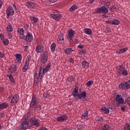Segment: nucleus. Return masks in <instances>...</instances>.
Wrapping results in <instances>:
<instances>
[{"mask_svg": "<svg viewBox=\"0 0 130 130\" xmlns=\"http://www.w3.org/2000/svg\"><path fill=\"white\" fill-rule=\"evenodd\" d=\"M77 9H78V7H77V5H74L70 7V11H71V12H73V11H75V10H77Z\"/></svg>", "mask_w": 130, "mask_h": 130, "instance_id": "obj_38", "label": "nucleus"}, {"mask_svg": "<svg viewBox=\"0 0 130 130\" xmlns=\"http://www.w3.org/2000/svg\"><path fill=\"white\" fill-rule=\"evenodd\" d=\"M50 17L52 18L53 20H55V21H59L61 18H62V15L59 13H53L52 14H50Z\"/></svg>", "mask_w": 130, "mask_h": 130, "instance_id": "obj_11", "label": "nucleus"}, {"mask_svg": "<svg viewBox=\"0 0 130 130\" xmlns=\"http://www.w3.org/2000/svg\"><path fill=\"white\" fill-rule=\"evenodd\" d=\"M82 68L86 69V68H88L89 67V62H87V61H83L82 62Z\"/></svg>", "mask_w": 130, "mask_h": 130, "instance_id": "obj_31", "label": "nucleus"}, {"mask_svg": "<svg viewBox=\"0 0 130 130\" xmlns=\"http://www.w3.org/2000/svg\"><path fill=\"white\" fill-rule=\"evenodd\" d=\"M95 0H89V2L90 3V4H93V2Z\"/></svg>", "mask_w": 130, "mask_h": 130, "instance_id": "obj_63", "label": "nucleus"}, {"mask_svg": "<svg viewBox=\"0 0 130 130\" xmlns=\"http://www.w3.org/2000/svg\"><path fill=\"white\" fill-rule=\"evenodd\" d=\"M70 62H71L72 63H74L75 60L73 58H71L69 59Z\"/></svg>", "mask_w": 130, "mask_h": 130, "instance_id": "obj_55", "label": "nucleus"}, {"mask_svg": "<svg viewBox=\"0 0 130 130\" xmlns=\"http://www.w3.org/2000/svg\"><path fill=\"white\" fill-rule=\"evenodd\" d=\"M88 111H85L81 116L82 119H89V118L88 117Z\"/></svg>", "mask_w": 130, "mask_h": 130, "instance_id": "obj_27", "label": "nucleus"}, {"mask_svg": "<svg viewBox=\"0 0 130 130\" xmlns=\"http://www.w3.org/2000/svg\"><path fill=\"white\" fill-rule=\"evenodd\" d=\"M73 51H74V50H73V49L70 48H66L64 50L65 53H66V54H68V55L71 54V53H72V52H73Z\"/></svg>", "mask_w": 130, "mask_h": 130, "instance_id": "obj_28", "label": "nucleus"}, {"mask_svg": "<svg viewBox=\"0 0 130 130\" xmlns=\"http://www.w3.org/2000/svg\"><path fill=\"white\" fill-rule=\"evenodd\" d=\"M121 75H122L123 76H127L128 75V72H127V70H123V72L121 73Z\"/></svg>", "mask_w": 130, "mask_h": 130, "instance_id": "obj_39", "label": "nucleus"}, {"mask_svg": "<svg viewBox=\"0 0 130 130\" xmlns=\"http://www.w3.org/2000/svg\"><path fill=\"white\" fill-rule=\"evenodd\" d=\"M30 62L28 61H25L24 67L22 68V72L23 73H26L28 70H29V64Z\"/></svg>", "mask_w": 130, "mask_h": 130, "instance_id": "obj_19", "label": "nucleus"}, {"mask_svg": "<svg viewBox=\"0 0 130 130\" xmlns=\"http://www.w3.org/2000/svg\"><path fill=\"white\" fill-rule=\"evenodd\" d=\"M7 77H8V78H9L10 82H11L12 83H15V79H14V77H13V76L12 75H7Z\"/></svg>", "mask_w": 130, "mask_h": 130, "instance_id": "obj_34", "label": "nucleus"}, {"mask_svg": "<svg viewBox=\"0 0 130 130\" xmlns=\"http://www.w3.org/2000/svg\"><path fill=\"white\" fill-rule=\"evenodd\" d=\"M10 68L15 71L17 70V66L15 64H13Z\"/></svg>", "mask_w": 130, "mask_h": 130, "instance_id": "obj_46", "label": "nucleus"}, {"mask_svg": "<svg viewBox=\"0 0 130 130\" xmlns=\"http://www.w3.org/2000/svg\"><path fill=\"white\" fill-rule=\"evenodd\" d=\"M79 87L76 86L74 91L72 92V95L73 98L75 100H79V99H86L87 98V92L86 91H82L81 93H78L79 92Z\"/></svg>", "mask_w": 130, "mask_h": 130, "instance_id": "obj_2", "label": "nucleus"}, {"mask_svg": "<svg viewBox=\"0 0 130 130\" xmlns=\"http://www.w3.org/2000/svg\"><path fill=\"white\" fill-rule=\"evenodd\" d=\"M38 130H48V129L45 127H41Z\"/></svg>", "mask_w": 130, "mask_h": 130, "instance_id": "obj_49", "label": "nucleus"}, {"mask_svg": "<svg viewBox=\"0 0 130 130\" xmlns=\"http://www.w3.org/2000/svg\"><path fill=\"white\" fill-rule=\"evenodd\" d=\"M50 64H48L45 68L42 69V68H41L40 71L38 73L36 72V73L34 77V85L36 87L39 84V78L40 79H42L44 74L47 73L49 70L50 69Z\"/></svg>", "mask_w": 130, "mask_h": 130, "instance_id": "obj_1", "label": "nucleus"}, {"mask_svg": "<svg viewBox=\"0 0 130 130\" xmlns=\"http://www.w3.org/2000/svg\"><path fill=\"white\" fill-rule=\"evenodd\" d=\"M112 25H119L120 24V22H119V20L117 19H114L112 21Z\"/></svg>", "mask_w": 130, "mask_h": 130, "instance_id": "obj_30", "label": "nucleus"}, {"mask_svg": "<svg viewBox=\"0 0 130 130\" xmlns=\"http://www.w3.org/2000/svg\"><path fill=\"white\" fill-rule=\"evenodd\" d=\"M68 81H69V82H73L74 81V77H73V76H70L69 77H68Z\"/></svg>", "mask_w": 130, "mask_h": 130, "instance_id": "obj_43", "label": "nucleus"}, {"mask_svg": "<svg viewBox=\"0 0 130 130\" xmlns=\"http://www.w3.org/2000/svg\"><path fill=\"white\" fill-rule=\"evenodd\" d=\"M26 7L30 10H32V9H36L37 5L34 3L29 2L26 3Z\"/></svg>", "mask_w": 130, "mask_h": 130, "instance_id": "obj_18", "label": "nucleus"}, {"mask_svg": "<svg viewBox=\"0 0 130 130\" xmlns=\"http://www.w3.org/2000/svg\"><path fill=\"white\" fill-rule=\"evenodd\" d=\"M75 33H76V31L73 29L68 30V40H69V41H73V38L75 36Z\"/></svg>", "mask_w": 130, "mask_h": 130, "instance_id": "obj_17", "label": "nucleus"}, {"mask_svg": "<svg viewBox=\"0 0 130 130\" xmlns=\"http://www.w3.org/2000/svg\"><path fill=\"white\" fill-rule=\"evenodd\" d=\"M124 130H130V125L129 124H125L124 125Z\"/></svg>", "mask_w": 130, "mask_h": 130, "instance_id": "obj_41", "label": "nucleus"}, {"mask_svg": "<svg viewBox=\"0 0 130 130\" xmlns=\"http://www.w3.org/2000/svg\"><path fill=\"white\" fill-rule=\"evenodd\" d=\"M74 42H75V43H76V44H78V43H79V40L75 39Z\"/></svg>", "mask_w": 130, "mask_h": 130, "instance_id": "obj_58", "label": "nucleus"}, {"mask_svg": "<svg viewBox=\"0 0 130 130\" xmlns=\"http://www.w3.org/2000/svg\"><path fill=\"white\" fill-rule=\"evenodd\" d=\"M57 42L58 44H63L64 43V35L63 33L58 35Z\"/></svg>", "mask_w": 130, "mask_h": 130, "instance_id": "obj_13", "label": "nucleus"}, {"mask_svg": "<svg viewBox=\"0 0 130 130\" xmlns=\"http://www.w3.org/2000/svg\"><path fill=\"white\" fill-rule=\"evenodd\" d=\"M55 47H56V44L55 43H53L51 45V50L52 52L55 51Z\"/></svg>", "mask_w": 130, "mask_h": 130, "instance_id": "obj_33", "label": "nucleus"}, {"mask_svg": "<svg viewBox=\"0 0 130 130\" xmlns=\"http://www.w3.org/2000/svg\"><path fill=\"white\" fill-rule=\"evenodd\" d=\"M82 53L86 54L87 51L86 50L83 49V50H82Z\"/></svg>", "mask_w": 130, "mask_h": 130, "instance_id": "obj_59", "label": "nucleus"}, {"mask_svg": "<svg viewBox=\"0 0 130 130\" xmlns=\"http://www.w3.org/2000/svg\"><path fill=\"white\" fill-rule=\"evenodd\" d=\"M3 44L7 46V45H9V40L8 39H4L3 41Z\"/></svg>", "mask_w": 130, "mask_h": 130, "instance_id": "obj_40", "label": "nucleus"}, {"mask_svg": "<svg viewBox=\"0 0 130 130\" xmlns=\"http://www.w3.org/2000/svg\"><path fill=\"white\" fill-rule=\"evenodd\" d=\"M128 83H129L130 84V79L127 81Z\"/></svg>", "mask_w": 130, "mask_h": 130, "instance_id": "obj_64", "label": "nucleus"}, {"mask_svg": "<svg viewBox=\"0 0 130 130\" xmlns=\"http://www.w3.org/2000/svg\"><path fill=\"white\" fill-rule=\"evenodd\" d=\"M115 100L117 102V105H120V104H123L124 99L121 95L118 94L116 96Z\"/></svg>", "mask_w": 130, "mask_h": 130, "instance_id": "obj_15", "label": "nucleus"}, {"mask_svg": "<svg viewBox=\"0 0 130 130\" xmlns=\"http://www.w3.org/2000/svg\"><path fill=\"white\" fill-rule=\"evenodd\" d=\"M43 96L45 98H47L48 96H49V94H48V92H44L43 93Z\"/></svg>", "mask_w": 130, "mask_h": 130, "instance_id": "obj_44", "label": "nucleus"}, {"mask_svg": "<svg viewBox=\"0 0 130 130\" xmlns=\"http://www.w3.org/2000/svg\"><path fill=\"white\" fill-rule=\"evenodd\" d=\"M3 57H5V54L0 52V58H3Z\"/></svg>", "mask_w": 130, "mask_h": 130, "instance_id": "obj_51", "label": "nucleus"}, {"mask_svg": "<svg viewBox=\"0 0 130 130\" xmlns=\"http://www.w3.org/2000/svg\"><path fill=\"white\" fill-rule=\"evenodd\" d=\"M106 23L109 25H112V21L111 20L106 21Z\"/></svg>", "mask_w": 130, "mask_h": 130, "instance_id": "obj_47", "label": "nucleus"}, {"mask_svg": "<svg viewBox=\"0 0 130 130\" xmlns=\"http://www.w3.org/2000/svg\"><path fill=\"white\" fill-rule=\"evenodd\" d=\"M19 100H20V96H19V95L14 94L11 98V106H14V105H16V104H17V103L19 102Z\"/></svg>", "mask_w": 130, "mask_h": 130, "instance_id": "obj_7", "label": "nucleus"}, {"mask_svg": "<svg viewBox=\"0 0 130 130\" xmlns=\"http://www.w3.org/2000/svg\"><path fill=\"white\" fill-rule=\"evenodd\" d=\"M94 13L99 14H100V13H103V14H108V9L104 6H102L101 8H98L94 11Z\"/></svg>", "mask_w": 130, "mask_h": 130, "instance_id": "obj_8", "label": "nucleus"}, {"mask_svg": "<svg viewBox=\"0 0 130 130\" xmlns=\"http://www.w3.org/2000/svg\"><path fill=\"white\" fill-rule=\"evenodd\" d=\"M16 60L17 61H18V62H21V61H22V58H17Z\"/></svg>", "mask_w": 130, "mask_h": 130, "instance_id": "obj_57", "label": "nucleus"}, {"mask_svg": "<svg viewBox=\"0 0 130 130\" xmlns=\"http://www.w3.org/2000/svg\"><path fill=\"white\" fill-rule=\"evenodd\" d=\"M3 6V2L0 1V9H2V6Z\"/></svg>", "mask_w": 130, "mask_h": 130, "instance_id": "obj_62", "label": "nucleus"}, {"mask_svg": "<svg viewBox=\"0 0 130 130\" xmlns=\"http://www.w3.org/2000/svg\"><path fill=\"white\" fill-rule=\"evenodd\" d=\"M49 1L50 2V3H53L57 2V0H49Z\"/></svg>", "mask_w": 130, "mask_h": 130, "instance_id": "obj_60", "label": "nucleus"}, {"mask_svg": "<svg viewBox=\"0 0 130 130\" xmlns=\"http://www.w3.org/2000/svg\"><path fill=\"white\" fill-rule=\"evenodd\" d=\"M69 117L66 114L62 115L57 117L56 118L57 121H66L68 119Z\"/></svg>", "mask_w": 130, "mask_h": 130, "instance_id": "obj_16", "label": "nucleus"}, {"mask_svg": "<svg viewBox=\"0 0 130 130\" xmlns=\"http://www.w3.org/2000/svg\"><path fill=\"white\" fill-rule=\"evenodd\" d=\"M95 120L98 121L99 123H102L103 120L102 119V117L98 116L95 118Z\"/></svg>", "mask_w": 130, "mask_h": 130, "instance_id": "obj_36", "label": "nucleus"}, {"mask_svg": "<svg viewBox=\"0 0 130 130\" xmlns=\"http://www.w3.org/2000/svg\"><path fill=\"white\" fill-rule=\"evenodd\" d=\"M93 83H94L93 81H92L91 80L88 81L87 83H86V86L87 87H90V86H92V84H93Z\"/></svg>", "mask_w": 130, "mask_h": 130, "instance_id": "obj_42", "label": "nucleus"}, {"mask_svg": "<svg viewBox=\"0 0 130 130\" xmlns=\"http://www.w3.org/2000/svg\"><path fill=\"white\" fill-rule=\"evenodd\" d=\"M15 70H14L12 68H11V67H9L8 70V73L9 74V75H12V74H14L15 73Z\"/></svg>", "mask_w": 130, "mask_h": 130, "instance_id": "obj_37", "label": "nucleus"}, {"mask_svg": "<svg viewBox=\"0 0 130 130\" xmlns=\"http://www.w3.org/2000/svg\"><path fill=\"white\" fill-rule=\"evenodd\" d=\"M29 19H30L32 24H35L39 21V18L35 16H30Z\"/></svg>", "mask_w": 130, "mask_h": 130, "instance_id": "obj_22", "label": "nucleus"}, {"mask_svg": "<svg viewBox=\"0 0 130 130\" xmlns=\"http://www.w3.org/2000/svg\"><path fill=\"white\" fill-rule=\"evenodd\" d=\"M127 49H128V48H125L117 50L116 53L117 54H121V53H124V52H126V51H127Z\"/></svg>", "mask_w": 130, "mask_h": 130, "instance_id": "obj_23", "label": "nucleus"}, {"mask_svg": "<svg viewBox=\"0 0 130 130\" xmlns=\"http://www.w3.org/2000/svg\"><path fill=\"white\" fill-rule=\"evenodd\" d=\"M6 30L8 33V34H10V33H12V32H13V26H12V25L11 24H9L7 28H6Z\"/></svg>", "mask_w": 130, "mask_h": 130, "instance_id": "obj_24", "label": "nucleus"}, {"mask_svg": "<svg viewBox=\"0 0 130 130\" xmlns=\"http://www.w3.org/2000/svg\"><path fill=\"white\" fill-rule=\"evenodd\" d=\"M84 33L87 35H92L93 34V32L90 28H85Z\"/></svg>", "mask_w": 130, "mask_h": 130, "instance_id": "obj_26", "label": "nucleus"}, {"mask_svg": "<svg viewBox=\"0 0 130 130\" xmlns=\"http://www.w3.org/2000/svg\"><path fill=\"white\" fill-rule=\"evenodd\" d=\"M118 87L121 90H128L130 88V85L128 82H123L118 85Z\"/></svg>", "mask_w": 130, "mask_h": 130, "instance_id": "obj_9", "label": "nucleus"}, {"mask_svg": "<svg viewBox=\"0 0 130 130\" xmlns=\"http://www.w3.org/2000/svg\"><path fill=\"white\" fill-rule=\"evenodd\" d=\"M78 48H80V49H83V48H84V45H79L78 46Z\"/></svg>", "mask_w": 130, "mask_h": 130, "instance_id": "obj_52", "label": "nucleus"}, {"mask_svg": "<svg viewBox=\"0 0 130 130\" xmlns=\"http://www.w3.org/2000/svg\"><path fill=\"white\" fill-rule=\"evenodd\" d=\"M29 106L31 108H36L38 110H41V105H38V101L36 98V95H32Z\"/></svg>", "mask_w": 130, "mask_h": 130, "instance_id": "obj_3", "label": "nucleus"}, {"mask_svg": "<svg viewBox=\"0 0 130 130\" xmlns=\"http://www.w3.org/2000/svg\"><path fill=\"white\" fill-rule=\"evenodd\" d=\"M121 109L122 111H125V107H122Z\"/></svg>", "mask_w": 130, "mask_h": 130, "instance_id": "obj_61", "label": "nucleus"}, {"mask_svg": "<svg viewBox=\"0 0 130 130\" xmlns=\"http://www.w3.org/2000/svg\"><path fill=\"white\" fill-rule=\"evenodd\" d=\"M0 38L2 40H3L5 38V36L3 34H0Z\"/></svg>", "mask_w": 130, "mask_h": 130, "instance_id": "obj_54", "label": "nucleus"}, {"mask_svg": "<svg viewBox=\"0 0 130 130\" xmlns=\"http://www.w3.org/2000/svg\"><path fill=\"white\" fill-rule=\"evenodd\" d=\"M124 68L123 67V65L121 64L117 68V72L118 74V75H121V73H122L123 71L124 70Z\"/></svg>", "mask_w": 130, "mask_h": 130, "instance_id": "obj_21", "label": "nucleus"}, {"mask_svg": "<svg viewBox=\"0 0 130 130\" xmlns=\"http://www.w3.org/2000/svg\"><path fill=\"white\" fill-rule=\"evenodd\" d=\"M8 37H9V39H10V40H12V38H13V35H12V34H9Z\"/></svg>", "mask_w": 130, "mask_h": 130, "instance_id": "obj_56", "label": "nucleus"}, {"mask_svg": "<svg viewBox=\"0 0 130 130\" xmlns=\"http://www.w3.org/2000/svg\"><path fill=\"white\" fill-rule=\"evenodd\" d=\"M22 39L25 40L27 42H32L33 41V35L28 31L26 36H25V38Z\"/></svg>", "mask_w": 130, "mask_h": 130, "instance_id": "obj_12", "label": "nucleus"}, {"mask_svg": "<svg viewBox=\"0 0 130 130\" xmlns=\"http://www.w3.org/2000/svg\"><path fill=\"white\" fill-rule=\"evenodd\" d=\"M47 59H48V55H47V53L44 52L41 56V61L42 63H45L47 62Z\"/></svg>", "mask_w": 130, "mask_h": 130, "instance_id": "obj_14", "label": "nucleus"}, {"mask_svg": "<svg viewBox=\"0 0 130 130\" xmlns=\"http://www.w3.org/2000/svg\"><path fill=\"white\" fill-rule=\"evenodd\" d=\"M30 58H31V56L28 55L26 59V61H28V62H30Z\"/></svg>", "mask_w": 130, "mask_h": 130, "instance_id": "obj_48", "label": "nucleus"}, {"mask_svg": "<svg viewBox=\"0 0 130 130\" xmlns=\"http://www.w3.org/2000/svg\"><path fill=\"white\" fill-rule=\"evenodd\" d=\"M9 107V104L7 103H2L0 104V109H5Z\"/></svg>", "mask_w": 130, "mask_h": 130, "instance_id": "obj_25", "label": "nucleus"}, {"mask_svg": "<svg viewBox=\"0 0 130 130\" xmlns=\"http://www.w3.org/2000/svg\"><path fill=\"white\" fill-rule=\"evenodd\" d=\"M14 10H17V7H16V4H13L12 5V7L11 6H8V7L6 9V17L8 19H9V16H14L15 14Z\"/></svg>", "mask_w": 130, "mask_h": 130, "instance_id": "obj_4", "label": "nucleus"}, {"mask_svg": "<svg viewBox=\"0 0 130 130\" xmlns=\"http://www.w3.org/2000/svg\"><path fill=\"white\" fill-rule=\"evenodd\" d=\"M110 127V126H109V124H106L104 126H102L101 130H108Z\"/></svg>", "mask_w": 130, "mask_h": 130, "instance_id": "obj_32", "label": "nucleus"}, {"mask_svg": "<svg viewBox=\"0 0 130 130\" xmlns=\"http://www.w3.org/2000/svg\"><path fill=\"white\" fill-rule=\"evenodd\" d=\"M30 125L29 127L31 126H36L38 127L40 125V123H39V120L36 118H31L30 119Z\"/></svg>", "mask_w": 130, "mask_h": 130, "instance_id": "obj_5", "label": "nucleus"}, {"mask_svg": "<svg viewBox=\"0 0 130 130\" xmlns=\"http://www.w3.org/2000/svg\"><path fill=\"white\" fill-rule=\"evenodd\" d=\"M44 48L43 47V46H42L40 45H37L36 52H37V53H41V52H42V51H43Z\"/></svg>", "mask_w": 130, "mask_h": 130, "instance_id": "obj_20", "label": "nucleus"}, {"mask_svg": "<svg viewBox=\"0 0 130 130\" xmlns=\"http://www.w3.org/2000/svg\"><path fill=\"white\" fill-rule=\"evenodd\" d=\"M5 112L3 113H0V116H1V117H2L3 118H5Z\"/></svg>", "mask_w": 130, "mask_h": 130, "instance_id": "obj_53", "label": "nucleus"}, {"mask_svg": "<svg viewBox=\"0 0 130 130\" xmlns=\"http://www.w3.org/2000/svg\"><path fill=\"white\" fill-rule=\"evenodd\" d=\"M102 112H104V113H106V114H108V113L109 112V109H108V108L106 107H103L102 108Z\"/></svg>", "mask_w": 130, "mask_h": 130, "instance_id": "obj_29", "label": "nucleus"}, {"mask_svg": "<svg viewBox=\"0 0 130 130\" xmlns=\"http://www.w3.org/2000/svg\"><path fill=\"white\" fill-rule=\"evenodd\" d=\"M84 126H85V125H84L83 123H79L78 124L77 127L78 130H82L84 128Z\"/></svg>", "mask_w": 130, "mask_h": 130, "instance_id": "obj_35", "label": "nucleus"}, {"mask_svg": "<svg viewBox=\"0 0 130 130\" xmlns=\"http://www.w3.org/2000/svg\"><path fill=\"white\" fill-rule=\"evenodd\" d=\"M31 116V114H30V113H27L26 115V117L25 118H26V119H29V117H30Z\"/></svg>", "mask_w": 130, "mask_h": 130, "instance_id": "obj_50", "label": "nucleus"}, {"mask_svg": "<svg viewBox=\"0 0 130 130\" xmlns=\"http://www.w3.org/2000/svg\"><path fill=\"white\" fill-rule=\"evenodd\" d=\"M15 57L17 58H22V55L20 54H16L15 55Z\"/></svg>", "mask_w": 130, "mask_h": 130, "instance_id": "obj_45", "label": "nucleus"}, {"mask_svg": "<svg viewBox=\"0 0 130 130\" xmlns=\"http://www.w3.org/2000/svg\"><path fill=\"white\" fill-rule=\"evenodd\" d=\"M17 35L19 36V39H24L25 38V30L23 28H18L17 29Z\"/></svg>", "mask_w": 130, "mask_h": 130, "instance_id": "obj_10", "label": "nucleus"}, {"mask_svg": "<svg viewBox=\"0 0 130 130\" xmlns=\"http://www.w3.org/2000/svg\"><path fill=\"white\" fill-rule=\"evenodd\" d=\"M22 125L20 126V129H27L28 128H30V126L29 125V119L25 118L23 120L22 123Z\"/></svg>", "mask_w": 130, "mask_h": 130, "instance_id": "obj_6", "label": "nucleus"}]
</instances>
